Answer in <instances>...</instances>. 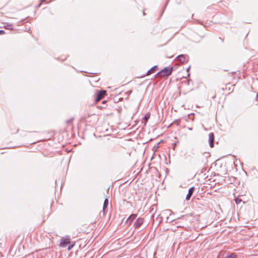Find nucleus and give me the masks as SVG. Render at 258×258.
I'll use <instances>...</instances> for the list:
<instances>
[{"mask_svg":"<svg viewBox=\"0 0 258 258\" xmlns=\"http://www.w3.org/2000/svg\"><path fill=\"white\" fill-rule=\"evenodd\" d=\"M173 71L172 68L166 67L164 69L162 70L159 73L156 74V76L160 77H164L168 76L172 73Z\"/></svg>","mask_w":258,"mask_h":258,"instance_id":"obj_1","label":"nucleus"},{"mask_svg":"<svg viewBox=\"0 0 258 258\" xmlns=\"http://www.w3.org/2000/svg\"><path fill=\"white\" fill-rule=\"evenodd\" d=\"M106 92L105 90H100L97 91L96 94L95 100L96 102H98L101 100L106 94Z\"/></svg>","mask_w":258,"mask_h":258,"instance_id":"obj_2","label":"nucleus"},{"mask_svg":"<svg viewBox=\"0 0 258 258\" xmlns=\"http://www.w3.org/2000/svg\"><path fill=\"white\" fill-rule=\"evenodd\" d=\"M71 238L70 236H67L65 238H62L60 242V246L62 247H65L68 244L70 243Z\"/></svg>","mask_w":258,"mask_h":258,"instance_id":"obj_3","label":"nucleus"},{"mask_svg":"<svg viewBox=\"0 0 258 258\" xmlns=\"http://www.w3.org/2000/svg\"><path fill=\"white\" fill-rule=\"evenodd\" d=\"M209 143L210 147L213 148L214 143V135L213 133H210L209 135Z\"/></svg>","mask_w":258,"mask_h":258,"instance_id":"obj_4","label":"nucleus"},{"mask_svg":"<svg viewBox=\"0 0 258 258\" xmlns=\"http://www.w3.org/2000/svg\"><path fill=\"white\" fill-rule=\"evenodd\" d=\"M187 56L184 54H181L178 55L176 59L179 60L180 62L183 63L187 61Z\"/></svg>","mask_w":258,"mask_h":258,"instance_id":"obj_5","label":"nucleus"},{"mask_svg":"<svg viewBox=\"0 0 258 258\" xmlns=\"http://www.w3.org/2000/svg\"><path fill=\"white\" fill-rule=\"evenodd\" d=\"M194 190H195V187L194 186L190 187L188 189V194H187V195L186 196V198H185L186 200L188 201L190 199V198H191V197L192 196V195L193 194Z\"/></svg>","mask_w":258,"mask_h":258,"instance_id":"obj_6","label":"nucleus"},{"mask_svg":"<svg viewBox=\"0 0 258 258\" xmlns=\"http://www.w3.org/2000/svg\"><path fill=\"white\" fill-rule=\"evenodd\" d=\"M144 219L143 218H138L135 222L134 226L135 228H139L141 225L143 223Z\"/></svg>","mask_w":258,"mask_h":258,"instance_id":"obj_7","label":"nucleus"},{"mask_svg":"<svg viewBox=\"0 0 258 258\" xmlns=\"http://www.w3.org/2000/svg\"><path fill=\"white\" fill-rule=\"evenodd\" d=\"M157 68V66H155L153 67H152L151 69H150L147 73L146 75H149L152 73H154L156 72V69Z\"/></svg>","mask_w":258,"mask_h":258,"instance_id":"obj_8","label":"nucleus"},{"mask_svg":"<svg viewBox=\"0 0 258 258\" xmlns=\"http://www.w3.org/2000/svg\"><path fill=\"white\" fill-rule=\"evenodd\" d=\"M137 215L136 214H132L127 218V222H131L133 220L136 219Z\"/></svg>","mask_w":258,"mask_h":258,"instance_id":"obj_9","label":"nucleus"},{"mask_svg":"<svg viewBox=\"0 0 258 258\" xmlns=\"http://www.w3.org/2000/svg\"><path fill=\"white\" fill-rule=\"evenodd\" d=\"M108 200L107 199H105L104 201V204H103V211H105V209L107 207L108 205Z\"/></svg>","mask_w":258,"mask_h":258,"instance_id":"obj_10","label":"nucleus"},{"mask_svg":"<svg viewBox=\"0 0 258 258\" xmlns=\"http://www.w3.org/2000/svg\"><path fill=\"white\" fill-rule=\"evenodd\" d=\"M5 28L9 30H13V28L11 24H7L6 26H5Z\"/></svg>","mask_w":258,"mask_h":258,"instance_id":"obj_11","label":"nucleus"},{"mask_svg":"<svg viewBox=\"0 0 258 258\" xmlns=\"http://www.w3.org/2000/svg\"><path fill=\"white\" fill-rule=\"evenodd\" d=\"M226 258H237V255L235 253H232L230 255H228L226 257Z\"/></svg>","mask_w":258,"mask_h":258,"instance_id":"obj_12","label":"nucleus"},{"mask_svg":"<svg viewBox=\"0 0 258 258\" xmlns=\"http://www.w3.org/2000/svg\"><path fill=\"white\" fill-rule=\"evenodd\" d=\"M150 118V114H146L144 117V120L146 121H147L149 119V118Z\"/></svg>","mask_w":258,"mask_h":258,"instance_id":"obj_13","label":"nucleus"},{"mask_svg":"<svg viewBox=\"0 0 258 258\" xmlns=\"http://www.w3.org/2000/svg\"><path fill=\"white\" fill-rule=\"evenodd\" d=\"M235 203L238 204L239 203H240V202L241 201V200L238 198H237L235 200Z\"/></svg>","mask_w":258,"mask_h":258,"instance_id":"obj_14","label":"nucleus"},{"mask_svg":"<svg viewBox=\"0 0 258 258\" xmlns=\"http://www.w3.org/2000/svg\"><path fill=\"white\" fill-rule=\"evenodd\" d=\"M74 244H71V245H70L69 246H68V249L69 250H71L73 247V246H74Z\"/></svg>","mask_w":258,"mask_h":258,"instance_id":"obj_15","label":"nucleus"},{"mask_svg":"<svg viewBox=\"0 0 258 258\" xmlns=\"http://www.w3.org/2000/svg\"><path fill=\"white\" fill-rule=\"evenodd\" d=\"M5 33V31L4 30H0V35L4 34Z\"/></svg>","mask_w":258,"mask_h":258,"instance_id":"obj_16","label":"nucleus"},{"mask_svg":"<svg viewBox=\"0 0 258 258\" xmlns=\"http://www.w3.org/2000/svg\"><path fill=\"white\" fill-rule=\"evenodd\" d=\"M71 121H72V120H69L67 122V123H70L71 122Z\"/></svg>","mask_w":258,"mask_h":258,"instance_id":"obj_17","label":"nucleus"},{"mask_svg":"<svg viewBox=\"0 0 258 258\" xmlns=\"http://www.w3.org/2000/svg\"><path fill=\"white\" fill-rule=\"evenodd\" d=\"M189 69H190V67H188V68L187 69V72H188V71H189Z\"/></svg>","mask_w":258,"mask_h":258,"instance_id":"obj_18","label":"nucleus"}]
</instances>
